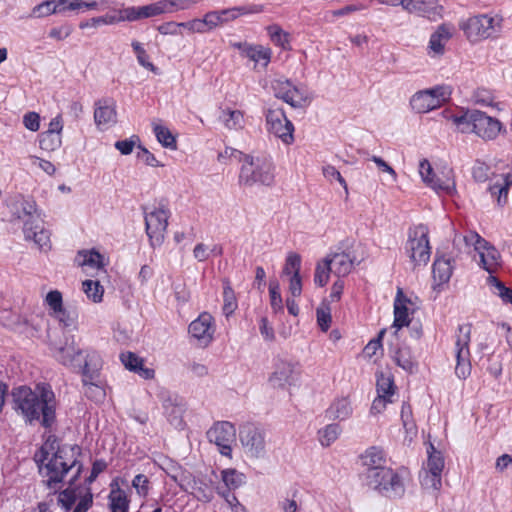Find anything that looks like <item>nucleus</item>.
Listing matches in <instances>:
<instances>
[{"instance_id": "obj_62", "label": "nucleus", "mask_w": 512, "mask_h": 512, "mask_svg": "<svg viewBox=\"0 0 512 512\" xmlns=\"http://www.w3.org/2000/svg\"><path fill=\"white\" fill-rule=\"evenodd\" d=\"M237 308V299L233 289L227 285L223 290V312L229 317Z\"/></svg>"}, {"instance_id": "obj_31", "label": "nucleus", "mask_w": 512, "mask_h": 512, "mask_svg": "<svg viewBox=\"0 0 512 512\" xmlns=\"http://www.w3.org/2000/svg\"><path fill=\"white\" fill-rule=\"evenodd\" d=\"M512 185V176L509 173H504L495 176L493 182L489 185V191L492 196H497V203L503 206L507 202L508 191Z\"/></svg>"}, {"instance_id": "obj_53", "label": "nucleus", "mask_w": 512, "mask_h": 512, "mask_svg": "<svg viewBox=\"0 0 512 512\" xmlns=\"http://www.w3.org/2000/svg\"><path fill=\"white\" fill-rule=\"evenodd\" d=\"M401 420L407 437L412 440L417 434V427L412 417L411 406L406 403H404L401 408Z\"/></svg>"}, {"instance_id": "obj_22", "label": "nucleus", "mask_w": 512, "mask_h": 512, "mask_svg": "<svg viewBox=\"0 0 512 512\" xmlns=\"http://www.w3.org/2000/svg\"><path fill=\"white\" fill-rule=\"evenodd\" d=\"M353 413V401L348 395L336 396L325 410L326 418L338 422L349 420Z\"/></svg>"}, {"instance_id": "obj_26", "label": "nucleus", "mask_w": 512, "mask_h": 512, "mask_svg": "<svg viewBox=\"0 0 512 512\" xmlns=\"http://www.w3.org/2000/svg\"><path fill=\"white\" fill-rule=\"evenodd\" d=\"M416 305L406 298L401 289H398L397 296L394 301V323L393 326L400 329L410 324L411 313L415 310Z\"/></svg>"}, {"instance_id": "obj_29", "label": "nucleus", "mask_w": 512, "mask_h": 512, "mask_svg": "<svg viewBox=\"0 0 512 512\" xmlns=\"http://www.w3.org/2000/svg\"><path fill=\"white\" fill-rule=\"evenodd\" d=\"M83 351L79 349L73 342L66 343L64 346L53 349V356L61 364L68 367H81V357Z\"/></svg>"}, {"instance_id": "obj_57", "label": "nucleus", "mask_w": 512, "mask_h": 512, "mask_svg": "<svg viewBox=\"0 0 512 512\" xmlns=\"http://www.w3.org/2000/svg\"><path fill=\"white\" fill-rule=\"evenodd\" d=\"M215 491L225 500L232 512H247V509L239 502L238 498L234 494L227 492L224 487L217 486Z\"/></svg>"}, {"instance_id": "obj_10", "label": "nucleus", "mask_w": 512, "mask_h": 512, "mask_svg": "<svg viewBox=\"0 0 512 512\" xmlns=\"http://www.w3.org/2000/svg\"><path fill=\"white\" fill-rule=\"evenodd\" d=\"M169 217L170 211L163 205L155 206L145 213L146 233L151 246L157 247L163 243Z\"/></svg>"}, {"instance_id": "obj_18", "label": "nucleus", "mask_w": 512, "mask_h": 512, "mask_svg": "<svg viewBox=\"0 0 512 512\" xmlns=\"http://www.w3.org/2000/svg\"><path fill=\"white\" fill-rule=\"evenodd\" d=\"M215 331L216 324L214 318L208 312L201 313L188 327L190 336L203 347L208 346L213 341Z\"/></svg>"}, {"instance_id": "obj_16", "label": "nucleus", "mask_w": 512, "mask_h": 512, "mask_svg": "<svg viewBox=\"0 0 512 512\" xmlns=\"http://www.w3.org/2000/svg\"><path fill=\"white\" fill-rule=\"evenodd\" d=\"M471 328L469 325H462L458 329L456 348V367L455 373L460 379H466L471 373L470 364V342Z\"/></svg>"}, {"instance_id": "obj_59", "label": "nucleus", "mask_w": 512, "mask_h": 512, "mask_svg": "<svg viewBox=\"0 0 512 512\" xmlns=\"http://www.w3.org/2000/svg\"><path fill=\"white\" fill-rule=\"evenodd\" d=\"M270 305L274 313L283 311V302L280 294V285L278 281L271 280L269 284Z\"/></svg>"}, {"instance_id": "obj_36", "label": "nucleus", "mask_w": 512, "mask_h": 512, "mask_svg": "<svg viewBox=\"0 0 512 512\" xmlns=\"http://www.w3.org/2000/svg\"><path fill=\"white\" fill-rule=\"evenodd\" d=\"M254 63V68L258 66L267 68L272 58V50L267 46L252 44L245 56Z\"/></svg>"}, {"instance_id": "obj_3", "label": "nucleus", "mask_w": 512, "mask_h": 512, "mask_svg": "<svg viewBox=\"0 0 512 512\" xmlns=\"http://www.w3.org/2000/svg\"><path fill=\"white\" fill-rule=\"evenodd\" d=\"M445 118L453 123L458 132L473 133L484 141L495 140L500 134L506 133L500 120L477 109H463L458 114L445 112Z\"/></svg>"}, {"instance_id": "obj_39", "label": "nucleus", "mask_w": 512, "mask_h": 512, "mask_svg": "<svg viewBox=\"0 0 512 512\" xmlns=\"http://www.w3.org/2000/svg\"><path fill=\"white\" fill-rule=\"evenodd\" d=\"M285 102L295 108L308 105L311 102V95L303 85H292L289 94H286Z\"/></svg>"}, {"instance_id": "obj_4", "label": "nucleus", "mask_w": 512, "mask_h": 512, "mask_svg": "<svg viewBox=\"0 0 512 512\" xmlns=\"http://www.w3.org/2000/svg\"><path fill=\"white\" fill-rule=\"evenodd\" d=\"M239 184L244 187L271 186L276 167L272 157L265 154H246L240 158Z\"/></svg>"}, {"instance_id": "obj_11", "label": "nucleus", "mask_w": 512, "mask_h": 512, "mask_svg": "<svg viewBox=\"0 0 512 512\" xmlns=\"http://www.w3.org/2000/svg\"><path fill=\"white\" fill-rule=\"evenodd\" d=\"M266 129L286 145L293 142L294 125L281 108H269L265 114Z\"/></svg>"}, {"instance_id": "obj_40", "label": "nucleus", "mask_w": 512, "mask_h": 512, "mask_svg": "<svg viewBox=\"0 0 512 512\" xmlns=\"http://www.w3.org/2000/svg\"><path fill=\"white\" fill-rule=\"evenodd\" d=\"M267 34L272 43L283 50H291V35L279 25L272 24L266 27Z\"/></svg>"}, {"instance_id": "obj_45", "label": "nucleus", "mask_w": 512, "mask_h": 512, "mask_svg": "<svg viewBox=\"0 0 512 512\" xmlns=\"http://www.w3.org/2000/svg\"><path fill=\"white\" fill-rule=\"evenodd\" d=\"M153 132L157 141L164 147L170 150L177 149V142L175 136L171 133L168 127L162 125L157 121L152 122Z\"/></svg>"}, {"instance_id": "obj_6", "label": "nucleus", "mask_w": 512, "mask_h": 512, "mask_svg": "<svg viewBox=\"0 0 512 512\" xmlns=\"http://www.w3.org/2000/svg\"><path fill=\"white\" fill-rule=\"evenodd\" d=\"M405 253L415 267L425 266L429 262L431 246L427 226L420 224L409 230Z\"/></svg>"}, {"instance_id": "obj_15", "label": "nucleus", "mask_w": 512, "mask_h": 512, "mask_svg": "<svg viewBox=\"0 0 512 512\" xmlns=\"http://www.w3.org/2000/svg\"><path fill=\"white\" fill-rule=\"evenodd\" d=\"M207 438L210 443L218 447L223 456L231 457L232 445L236 440L235 426L228 421L215 423L208 431Z\"/></svg>"}, {"instance_id": "obj_43", "label": "nucleus", "mask_w": 512, "mask_h": 512, "mask_svg": "<svg viewBox=\"0 0 512 512\" xmlns=\"http://www.w3.org/2000/svg\"><path fill=\"white\" fill-rule=\"evenodd\" d=\"M221 480L224 489L230 493V491L236 490L245 484L246 476L236 469L228 468L221 471Z\"/></svg>"}, {"instance_id": "obj_28", "label": "nucleus", "mask_w": 512, "mask_h": 512, "mask_svg": "<svg viewBox=\"0 0 512 512\" xmlns=\"http://www.w3.org/2000/svg\"><path fill=\"white\" fill-rule=\"evenodd\" d=\"M78 368L82 371V381L96 380L99 378V371L102 368V358L100 354L94 350L83 351L81 367Z\"/></svg>"}, {"instance_id": "obj_63", "label": "nucleus", "mask_w": 512, "mask_h": 512, "mask_svg": "<svg viewBox=\"0 0 512 512\" xmlns=\"http://www.w3.org/2000/svg\"><path fill=\"white\" fill-rule=\"evenodd\" d=\"M301 257L299 254L291 252L287 255L286 263L283 268V274L290 277L300 275Z\"/></svg>"}, {"instance_id": "obj_19", "label": "nucleus", "mask_w": 512, "mask_h": 512, "mask_svg": "<svg viewBox=\"0 0 512 512\" xmlns=\"http://www.w3.org/2000/svg\"><path fill=\"white\" fill-rule=\"evenodd\" d=\"M360 248V245H357L356 249L352 251H342L326 256L332 269V274L338 278L347 276L352 271L354 265L359 264L364 258L363 254H357V250Z\"/></svg>"}, {"instance_id": "obj_41", "label": "nucleus", "mask_w": 512, "mask_h": 512, "mask_svg": "<svg viewBox=\"0 0 512 512\" xmlns=\"http://www.w3.org/2000/svg\"><path fill=\"white\" fill-rule=\"evenodd\" d=\"M421 487L432 494H437L442 487V474L422 469L419 474Z\"/></svg>"}, {"instance_id": "obj_2", "label": "nucleus", "mask_w": 512, "mask_h": 512, "mask_svg": "<svg viewBox=\"0 0 512 512\" xmlns=\"http://www.w3.org/2000/svg\"><path fill=\"white\" fill-rule=\"evenodd\" d=\"M15 409L27 422L40 420L43 426H50L55 418V395L45 384H38L35 390L18 387L13 392Z\"/></svg>"}, {"instance_id": "obj_46", "label": "nucleus", "mask_w": 512, "mask_h": 512, "mask_svg": "<svg viewBox=\"0 0 512 512\" xmlns=\"http://www.w3.org/2000/svg\"><path fill=\"white\" fill-rule=\"evenodd\" d=\"M377 395L394 400L396 394V386L393 376L390 373L381 372L377 374L376 381Z\"/></svg>"}, {"instance_id": "obj_25", "label": "nucleus", "mask_w": 512, "mask_h": 512, "mask_svg": "<svg viewBox=\"0 0 512 512\" xmlns=\"http://www.w3.org/2000/svg\"><path fill=\"white\" fill-rule=\"evenodd\" d=\"M94 120L97 127L106 130L117 122L116 104L113 100L104 99L95 104Z\"/></svg>"}, {"instance_id": "obj_54", "label": "nucleus", "mask_w": 512, "mask_h": 512, "mask_svg": "<svg viewBox=\"0 0 512 512\" xmlns=\"http://www.w3.org/2000/svg\"><path fill=\"white\" fill-rule=\"evenodd\" d=\"M131 47L133 49V52L136 55L137 61L139 65L144 67L145 69H148L154 73H156L157 68L154 66V64L149 60V56L143 46L142 43H140L137 40H133L131 42Z\"/></svg>"}, {"instance_id": "obj_30", "label": "nucleus", "mask_w": 512, "mask_h": 512, "mask_svg": "<svg viewBox=\"0 0 512 512\" xmlns=\"http://www.w3.org/2000/svg\"><path fill=\"white\" fill-rule=\"evenodd\" d=\"M122 23V18L119 8H112L104 15L95 16L79 23L81 30L97 29L102 26H115Z\"/></svg>"}, {"instance_id": "obj_20", "label": "nucleus", "mask_w": 512, "mask_h": 512, "mask_svg": "<svg viewBox=\"0 0 512 512\" xmlns=\"http://www.w3.org/2000/svg\"><path fill=\"white\" fill-rule=\"evenodd\" d=\"M10 213L15 220L23 223L44 216L43 211L31 196L19 195L10 204Z\"/></svg>"}, {"instance_id": "obj_61", "label": "nucleus", "mask_w": 512, "mask_h": 512, "mask_svg": "<svg viewBox=\"0 0 512 512\" xmlns=\"http://www.w3.org/2000/svg\"><path fill=\"white\" fill-rule=\"evenodd\" d=\"M192 493L203 502H209L213 498V488L202 480L194 482Z\"/></svg>"}, {"instance_id": "obj_24", "label": "nucleus", "mask_w": 512, "mask_h": 512, "mask_svg": "<svg viewBox=\"0 0 512 512\" xmlns=\"http://www.w3.org/2000/svg\"><path fill=\"white\" fill-rule=\"evenodd\" d=\"M418 172L422 181L437 193L452 195L455 192V185L452 183L450 178L445 179V181L442 183L444 186H441L438 182L436 183L434 181L437 171H434L428 160L423 159L420 161Z\"/></svg>"}, {"instance_id": "obj_32", "label": "nucleus", "mask_w": 512, "mask_h": 512, "mask_svg": "<svg viewBox=\"0 0 512 512\" xmlns=\"http://www.w3.org/2000/svg\"><path fill=\"white\" fill-rule=\"evenodd\" d=\"M122 364L130 371L137 373L143 379L154 378L155 372L152 368L145 367L143 360L132 352H124L120 355Z\"/></svg>"}, {"instance_id": "obj_50", "label": "nucleus", "mask_w": 512, "mask_h": 512, "mask_svg": "<svg viewBox=\"0 0 512 512\" xmlns=\"http://www.w3.org/2000/svg\"><path fill=\"white\" fill-rule=\"evenodd\" d=\"M232 22L243 16H250L263 13L265 5L257 3H248L239 6L228 7Z\"/></svg>"}, {"instance_id": "obj_17", "label": "nucleus", "mask_w": 512, "mask_h": 512, "mask_svg": "<svg viewBox=\"0 0 512 512\" xmlns=\"http://www.w3.org/2000/svg\"><path fill=\"white\" fill-rule=\"evenodd\" d=\"M22 232L24 240L33 243L40 251L51 249V232L45 225L44 216L24 222Z\"/></svg>"}, {"instance_id": "obj_35", "label": "nucleus", "mask_w": 512, "mask_h": 512, "mask_svg": "<svg viewBox=\"0 0 512 512\" xmlns=\"http://www.w3.org/2000/svg\"><path fill=\"white\" fill-rule=\"evenodd\" d=\"M203 17L209 33L232 22L228 7L207 11Z\"/></svg>"}, {"instance_id": "obj_34", "label": "nucleus", "mask_w": 512, "mask_h": 512, "mask_svg": "<svg viewBox=\"0 0 512 512\" xmlns=\"http://www.w3.org/2000/svg\"><path fill=\"white\" fill-rule=\"evenodd\" d=\"M109 506L111 512H128L129 500L126 492L120 488L118 480L111 483Z\"/></svg>"}, {"instance_id": "obj_48", "label": "nucleus", "mask_w": 512, "mask_h": 512, "mask_svg": "<svg viewBox=\"0 0 512 512\" xmlns=\"http://www.w3.org/2000/svg\"><path fill=\"white\" fill-rule=\"evenodd\" d=\"M428 459L422 469L442 474L445 467L444 456L442 452L435 449L433 444L427 448Z\"/></svg>"}, {"instance_id": "obj_12", "label": "nucleus", "mask_w": 512, "mask_h": 512, "mask_svg": "<svg viewBox=\"0 0 512 512\" xmlns=\"http://www.w3.org/2000/svg\"><path fill=\"white\" fill-rule=\"evenodd\" d=\"M464 239L466 242L474 244L475 250L480 258L479 264L489 275H493L501 266V255L499 251L478 234L471 233L465 236Z\"/></svg>"}, {"instance_id": "obj_55", "label": "nucleus", "mask_w": 512, "mask_h": 512, "mask_svg": "<svg viewBox=\"0 0 512 512\" xmlns=\"http://www.w3.org/2000/svg\"><path fill=\"white\" fill-rule=\"evenodd\" d=\"M330 273H332V269L330 268V264L325 257L316 265L314 283L320 287L325 286L329 281Z\"/></svg>"}, {"instance_id": "obj_14", "label": "nucleus", "mask_w": 512, "mask_h": 512, "mask_svg": "<svg viewBox=\"0 0 512 512\" xmlns=\"http://www.w3.org/2000/svg\"><path fill=\"white\" fill-rule=\"evenodd\" d=\"M298 371L296 363L291 360L277 357L272 364V371L268 383L276 389H286L297 380Z\"/></svg>"}, {"instance_id": "obj_13", "label": "nucleus", "mask_w": 512, "mask_h": 512, "mask_svg": "<svg viewBox=\"0 0 512 512\" xmlns=\"http://www.w3.org/2000/svg\"><path fill=\"white\" fill-rule=\"evenodd\" d=\"M123 22H138L169 14L166 1L157 0L142 6H124L119 8Z\"/></svg>"}, {"instance_id": "obj_7", "label": "nucleus", "mask_w": 512, "mask_h": 512, "mask_svg": "<svg viewBox=\"0 0 512 512\" xmlns=\"http://www.w3.org/2000/svg\"><path fill=\"white\" fill-rule=\"evenodd\" d=\"M366 484L381 495L389 498H399L405 493L403 477L390 467L379 472H373Z\"/></svg>"}, {"instance_id": "obj_1", "label": "nucleus", "mask_w": 512, "mask_h": 512, "mask_svg": "<svg viewBox=\"0 0 512 512\" xmlns=\"http://www.w3.org/2000/svg\"><path fill=\"white\" fill-rule=\"evenodd\" d=\"M79 448L71 445L58 446L56 438L49 436L35 455L39 472L46 486L56 492L62 483L72 484L81 472L78 461Z\"/></svg>"}, {"instance_id": "obj_60", "label": "nucleus", "mask_w": 512, "mask_h": 512, "mask_svg": "<svg viewBox=\"0 0 512 512\" xmlns=\"http://www.w3.org/2000/svg\"><path fill=\"white\" fill-rule=\"evenodd\" d=\"M183 412L184 408L182 402H180L173 407L164 410V415L171 425L176 428H181L183 425Z\"/></svg>"}, {"instance_id": "obj_64", "label": "nucleus", "mask_w": 512, "mask_h": 512, "mask_svg": "<svg viewBox=\"0 0 512 512\" xmlns=\"http://www.w3.org/2000/svg\"><path fill=\"white\" fill-rule=\"evenodd\" d=\"M383 332H381L380 335H382ZM382 352V344H381V336L378 338L370 340L367 345L363 349V357L367 360L376 361L378 356Z\"/></svg>"}, {"instance_id": "obj_33", "label": "nucleus", "mask_w": 512, "mask_h": 512, "mask_svg": "<svg viewBox=\"0 0 512 512\" xmlns=\"http://www.w3.org/2000/svg\"><path fill=\"white\" fill-rule=\"evenodd\" d=\"M432 273L436 284L447 283L453 273L452 259L445 256L437 257L433 263Z\"/></svg>"}, {"instance_id": "obj_58", "label": "nucleus", "mask_w": 512, "mask_h": 512, "mask_svg": "<svg viewBox=\"0 0 512 512\" xmlns=\"http://www.w3.org/2000/svg\"><path fill=\"white\" fill-rule=\"evenodd\" d=\"M473 101L476 104L487 106V107H496L498 110H501L499 107L500 104L494 101V96L491 91L485 88H478L473 93Z\"/></svg>"}, {"instance_id": "obj_9", "label": "nucleus", "mask_w": 512, "mask_h": 512, "mask_svg": "<svg viewBox=\"0 0 512 512\" xmlns=\"http://www.w3.org/2000/svg\"><path fill=\"white\" fill-rule=\"evenodd\" d=\"M239 441L248 457L258 459L266 455V432L263 428L251 423L242 425Z\"/></svg>"}, {"instance_id": "obj_49", "label": "nucleus", "mask_w": 512, "mask_h": 512, "mask_svg": "<svg viewBox=\"0 0 512 512\" xmlns=\"http://www.w3.org/2000/svg\"><path fill=\"white\" fill-rule=\"evenodd\" d=\"M393 360L403 370L412 373L416 367L411 350L407 346H400L393 354Z\"/></svg>"}, {"instance_id": "obj_56", "label": "nucleus", "mask_w": 512, "mask_h": 512, "mask_svg": "<svg viewBox=\"0 0 512 512\" xmlns=\"http://www.w3.org/2000/svg\"><path fill=\"white\" fill-rule=\"evenodd\" d=\"M62 145V136L42 132L39 135V146L42 150L53 152Z\"/></svg>"}, {"instance_id": "obj_23", "label": "nucleus", "mask_w": 512, "mask_h": 512, "mask_svg": "<svg viewBox=\"0 0 512 512\" xmlns=\"http://www.w3.org/2000/svg\"><path fill=\"white\" fill-rule=\"evenodd\" d=\"M404 10L431 20L443 16V7L438 3V0H406Z\"/></svg>"}, {"instance_id": "obj_21", "label": "nucleus", "mask_w": 512, "mask_h": 512, "mask_svg": "<svg viewBox=\"0 0 512 512\" xmlns=\"http://www.w3.org/2000/svg\"><path fill=\"white\" fill-rule=\"evenodd\" d=\"M455 33V27L451 23H442L431 34L427 53L430 57H440L445 53V46Z\"/></svg>"}, {"instance_id": "obj_37", "label": "nucleus", "mask_w": 512, "mask_h": 512, "mask_svg": "<svg viewBox=\"0 0 512 512\" xmlns=\"http://www.w3.org/2000/svg\"><path fill=\"white\" fill-rule=\"evenodd\" d=\"M220 120L228 130L240 131L245 127V117L241 110L223 109Z\"/></svg>"}, {"instance_id": "obj_47", "label": "nucleus", "mask_w": 512, "mask_h": 512, "mask_svg": "<svg viewBox=\"0 0 512 512\" xmlns=\"http://www.w3.org/2000/svg\"><path fill=\"white\" fill-rule=\"evenodd\" d=\"M486 283L492 294L498 296L503 303L512 304V289L506 287L505 284L494 275H489L486 279Z\"/></svg>"}, {"instance_id": "obj_52", "label": "nucleus", "mask_w": 512, "mask_h": 512, "mask_svg": "<svg viewBox=\"0 0 512 512\" xmlns=\"http://www.w3.org/2000/svg\"><path fill=\"white\" fill-rule=\"evenodd\" d=\"M84 386V394L95 402H100L105 398V390L99 384L98 378L96 380L82 381Z\"/></svg>"}, {"instance_id": "obj_8", "label": "nucleus", "mask_w": 512, "mask_h": 512, "mask_svg": "<svg viewBox=\"0 0 512 512\" xmlns=\"http://www.w3.org/2000/svg\"><path fill=\"white\" fill-rule=\"evenodd\" d=\"M451 91L446 86H436L416 92L410 99V105L416 113H428L441 107L450 98Z\"/></svg>"}, {"instance_id": "obj_44", "label": "nucleus", "mask_w": 512, "mask_h": 512, "mask_svg": "<svg viewBox=\"0 0 512 512\" xmlns=\"http://www.w3.org/2000/svg\"><path fill=\"white\" fill-rule=\"evenodd\" d=\"M342 427L339 423H330L317 432V439L322 447L331 446L341 435Z\"/></svg>"}, {"instance_id": "obj_42", "label": "nucleus", "mask_w": 512, "mask_h": 512, "mask_svg": "<svg viewBox=\"0 0 512 512\" xmlns=\"http://www.w3.org/2000/svg\"><path fill=\"white\" fill-rule=\"evenodd\" d=\"M58 5L59 0H44L31 9L29 17L32 19H43L54 14H61L60 6Z\"/></svg>"}, {"instance_id": "obj_5", "label": "nucleus", "mask_w": 512, "mask_h": 512, "mask_svg": "<svg viewBox=\"0 0 512 512\" xmlns=\"http://www.w3.org/2000/svg\"><path fill=\"white\" fill-rule=\"evenodd\" d=\"M458 26L469 43L477 44L500 35L503 17L492 12L474 14L461 18Z\"/></svg>"}, {"instance_id": "obj_51", "label": "nucleus", "mask_w": 512, "mask_h": 512, "mask_svg": "<svg viewBox=\"0 0 512 512\" xmlns=\"http://www.w3.org/2000/svg\"><path fill=\"white\" fill-rule=\"evenodd\" d=\"M82 290L85 293L86 297L93 303H99L103 299L104 289L98 281H83Z\"/></svg>"}, {"instance_id": "obj_38", "label": "nucleus", "mask_w": 512, "mask_h": 512, "mask_svg": "<svg viewBox=\"0 0 512 512\" xmlns=\"http://www.w3.org/2000/svg\"><path fill=\"white\" fill-rule=\"evenodd\" d=\"M76 262L87 270H100L104 267L103 256L95 250L80 251L76 256Z\"/></svg>"}, {"instance_id": "obj_27", "label": "nucleus", "mask_w": 512, "mask_h": 512, "mask_svg": "<svg viewBox=\"0 0 512 512\" xmlns=\"http://www.w3.org/2000/svg\"><path fill=\"white\" fill-rule=\"evenodd\" d=\"M362 466L365 467V480L370 479L373 472H379L387 466V459L384 451L379 447H370L361 455Z\"/></svg>"}]
</instances>
